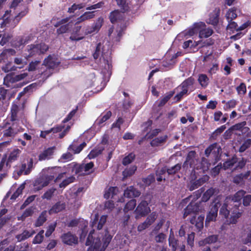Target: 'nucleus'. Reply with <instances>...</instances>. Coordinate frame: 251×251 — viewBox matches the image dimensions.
I'll return each mask as SVG.
<instances>
[{
	"instance_id": "nucleus-7",
	"label": "nucleus",
	"mask_w": 251,
	"mask_h": 251,
	"mask_svg": "<svg viewBox=\"0 0 251 251\" xmlns=\"http://www.w3.org/2000/svg\"><path fill=\"white\" fill-rule=\"evenodd\" d=\"M111 116V112L110 111H107L101 117L97 119L94 124L93 126L89 131L84 133L83 136H87V134H89L92 130H96V131L100 130L101 127L103 126V123L109 119Z\"/></svg>"
},
{
	"instance_id": "nucleus-38",
	"label": "nucleus",
	"mask_w": 251,
	"mask_h": 251,
	"mask_svg": "<svg viewBox=\"0 0 251 251\" xmlns=\"http://www.w3.org/2000/svg\"><path fill=\"white\" fill-rule=\"evenodd\" d=\"M218 237L216 235H211L209 236L203 240L199 241V245L200 246H204L207 244H212L217 241Z\"/></svg>"
},
{
	"instance_id": "nucleus-49",
	"label": "nucleus",
	"mask_w": 251,
	"mask_h": 251,
	"mask_svg": "<svg viewBox=\"0 0 251 251\" xmlns=\"http://www.w3.org/2000/svg\"><path fill=\"white\" fill-rule=\"evenodd\" d=\"M16 53L15 50L12 49L5 50L0 55V62H2L5 58L7 57V55H13Z\"/></svg>"
},
{
	"instance_id": "nucleus-40",
	"label": "nucleus",
	"mask_w": 251,
	"mask_h": 251,
	"mask_svg": "<svg viewBox=\"0 0 251 251\" xmlns=\"http://www.w3.org/2000/svg\"><path fill=\"white\" fill-rule=\"evenodd\" d=\"M196 217H193L190 221L191 223L195 225L198 229H201L203 227L204 216H200L198 217V220L196 221Z\"/></svg>"
},
{
	"instance_id": "nucleus-57",
	"label": "nucleus",
	"mask_w": 251,
	"mask_h": 251,
	"mask_svg": "<svg viewBox=\"0 0 251 251\" xmlns=\"http://www.w3.org/2000/svg\"><path fill=\"white\" fill-rule=\"evenodd\" d=\"M223 102L225 103L224 108L226 110H228L231 108L235 107V106L237 104L236 101L234 100H230L226 102H225V101H223Z\"/></svg>"
},
{
	"instance_id": "nucleus-34",
	"label": "nucleus",
	"mask_w": 251,
	"mask_h": 251,
	"mask_svg": "<svg viewBox=\"0 0 251 251\" xmlns=\"http://www.w3.org/2000/svg\"><path fill=\"white\" fill-rule=\"evenodd\" d=\"M167 139V136L166 135H163L153 139L151 144L152 146H158L161 145L164 143Z\"/></svg>"
},
{
	"instance_id": "nucleus-48",
	"label": "nucleus",
	"mask_w": 251,
	"mask_h": 251,
	"mask_svg": "<svg viewBox=\"0 0 251 251\" xmlns=\"http://www.w3.org/2000/svg\"><path fill=\"white\" fill-rule=\"evenodd\" d=\"M237 159L236 157H233L231 160H229L225 162L223 164V168L225 170L227 169H232L233 166H235L237 163Z\"/></svg>"
},
{
	"instance_id": "nucleus-2",
	"label": "nucleus",
	"mask_w": 251,
	"mask_h": 251,
	"mask_svg": "<svg viewBox=\"0 0 251 251\" xmlns=\"http://www.w3.org/2000/svg\"><path fill=\"white\" fill-rule=\"evenodd\" d=\"M110 45L107 41L103 40L100 42L96 47L93 54L95 59L100 57V60L104 63V70L102 71L104 76H108L110 75L111 64L109 57L110 54Z\"/></svg>"
},
{
	"instance_id": "nucleus-8",
	"label": "nucleus",
	"mask_w": 251,
	"mask_h": 251,
	"mask_svg": "<svg viewBox=\"0 0 251 251\" xmlns=\"http://www.w3.org/2000/svg\"><path fill=\"white\" fill-rule=\"evenodd\" d=\"M72 21L70 17L66 18L59 20L55 25V26H58L62 25L57 29V33L58 34H63L67 32L72 26Z\"/></svg>"
},
{
	"instance_id": "nucleus-33",
	"label": "nucleus",
	"mask_w": 251,
	"mask_h": 251,
	"mask_svg": "<svg viewBox=\"0 0 251 251\" xmlns=\"http://www.w3.org/2000/svg\"><path fill=\"white\" fill-rule=\"evenodd\" d=\"M239 26L234 21L228 22V25L226 26L227 33L230 34L234 33L235 31L238 32Z\"/></svg>"
},
{
	"instance_id": "nucleus-15",
	"label": "nucleus",
	"mask_w": 251,
	"mask_h": 251,
	"mask_svg": "<svg viewBox=\"0 0 251 251\" xmlns=\"http://www.w3.org/2000/svg\"><path fill=\"white\" fill-rule=\"evenodd\" d=\"M81 28V26L79 25L76 26L73 28L70 37L72 41H77L84 38V33L80 32Z\"/></svg>"
},
{
	"instance_id": "nucleus-19",
	"label": "nucleus",
	"mask_w": 251,
	"mask_h": 251,
	"mask_svg": "<svg viewBox=\"0 0 251 251\" xmlns=\"http://www.w3.org/2000/svg\"><path fill=\"white\" fill-rule=\"evenodd\" d=\"M199 210V207L197 203L192 201L184 210L183 217H186L191 213H196Z\"/></svg>"
},
{
	"instance_id": "nucleus-36",
	"label": "nucleus",
	"mask_w": 251,
	"mask_h": 251,
	"mask_svg": "<svg viewBox=\"0 0 251 251\" xmlns=\"http://www.w3.org/2000/svg\"><path fill=\"white\" fill-rule=\"evenodd\" d=\"M220 150V147L216 144H214L210 145L207 149H206L205 152L207 156L210 153L216 155L217 153H219Z\"/></svg>"
},
{
	"instance_id": "nucleus-50",
	"label": "nucleus",
	"mask_w": 251,
	"mask_h": 251,
	"mask_svg": "<svg viewBox=\"0 0 251 251\" xmlns=\"http://www.w3.org/2000/svg\"><path fill=\"white\" fill-rule=\"evenodd\" d=\"M136 205V201L135 200H131L126 204L124 210L125 212H127L128 211L132 210L134 209Z\"/></svg>"
},
{
	"instance_id": "nucleus-47",
	"label": "nucleus",
	"mask_w": 251,
	"mask_h": 251,
	"mask_svg": "<svg viewBox=\"0 0 251 251\" xmlns=\"http://www.w3.org/2000/svg\"><path fill=\"white\" fill-rule=\"evenodd\" d=\"M250 172L248 171L245 174H240L239 175L236 176L233 179L234 183L236 184H239L242 183L244 179L247 178L250 175Z\"/></svg>"
},
{
	"instance_id": "nucleus-17",
	"label": "nucleus",
	"mask_w": 251,
	"mask_h": 251,
	"mask_svg": "<svg viewBox=\"0 0 251 251\" xmlns=\"http://www.w3.org/2000/svg\"><path fill=\"white\" fill-rule=\"evenodd\" d=\"M241 215L242 212L238 209V207L237 206H235L233 211H232V214L229 221H227L228 224H236L238 219H239L241 216Z\"/></svg>"
},
{
	"instance_id": "nucleus-32",
	"label": "nucleus",
	"mask_w": 251,
	"mask_h": 251,
	"mask_svg": "<svg viewBox=\"0 0 251 251\" xmlns=\"http://www.w3.org/2000/svg\"><path fill=\"white\" fill-rule=\"evenodd\" d=\"M198 80L201 86L203 88H206L209 84V79L205 74H200Z\"/></svg>"
},
{
	"instance_id": "nucleus-14",
	"label": "nucleus",
	"mask_w": 251,
	"mask_h": 251,
	"mask_svg": "<svg viewBox=\"0 0 251 251\" xmlns=\"http://www.w3.org/2000/svg\"><path fill=\"white\" fill-rule=\"evenodd\" d=\"M62 242L67 245L72 246L78 243L77 237L75 235L69 232L61 236Z\"/></svg>"
},
{
	"instance_id": "nucleus-25",
	"label": "nucleus",
	"mask_w": 251,
	"mask_h": 251,
	"mask_svg": "<svg viewBox=\"0 0 251 251\" xmlns=\"http://www.w3.org/2000/svg\"><path fill=\"white\" fill-rule=\"evenodd\" d=\"M58 63L59 62L56 60L54 57L49 56L45 59L44 65L48 68H53L58 65Z\"/></svg>"
},
{
	"instance_id": "nucleus-42",
	"label": "nucleus",
	"mask_w": 251,
	"mask_h": 251,
	"mask_svg": "<svg viewBox=\"0 0 251 251\" xmlns=\"http://www.w3.org/2000/svg\"><path fill=\"white\" fill-rule=\"evenodd\" d=\"M225 17L227 22H232L237 17V14L235 12V11L233 9L231 8L227 10L226 14Z\"/></svg>"
},
{
	"instance_id": "nucleus-20",
	"label": "nucleus",
	"mask_w": 251,
	"mask_h": 251,
	"mask_svg": "<svg viewBox=\"0 0 251 251\" xmlns=\"http://www.w3.org/2000/svg\"><path fill=\"white\" fill-rule=\"evenodd\" d=\"M209 176L207 175L204 176L202 177L195 181H191L190 185L189 186V189L190 191H193L197 188L199 186L202 185L204 182L208 181Z\"/></svg>"
},
{
	"instance_id": "nucleus-3",
	"label": "nucleus",
	"mask_w": 251,
	"mask_h": 251,
	"mask_svg": "<svg viewBox=\"0 0 251 251\" xmlns=\"http://www.w3.org/2000/svg\"><path fill=\"white\" fill-rule=\"evenodd\" d=\"M61 168L59 167H48L44 169L42 173L43 176L41 178L36 180L34 183L35 189L39 190L43 187L47 186L58 174L57 177L55 178V181L61 179L64 175L63 173H60Z\"/></svg>"
},
{
	"instance_id": "nucleus-31",
	"label": "nucleus",
	"mask_w": 251,
	"mask_h": 251,
	"mask_svg": "<svg viewBox=\"0 0 251 251\" xmlns=\"http://www.w3.org/2000/svg\"><path fill=\"white\" fill-rule=\"evenodd\" d=\"M230 198H226L225 200V202L223 206H222L220 211V214L223 215L224 216V217L226 219H227L228 217L229 211L227 209V206L228 203L230 201Z\"/></svg>"
},
{
	"instance_id": "nucleus-53",
	"label": "nucleus",
	"mask_w": 251,
	"mask_h": 251,
	"mask_svg": "<svg viewBox=\"0 0 251 251\" xmlns=\"http://www.w3.org/2000/svg\"><path fill=\"white\" fill-rule=\"evenodd\" d=\"M103 148L102 147H99L93 150L88 154V157L89 159H92L96 157L100 154L103 151Z\"/></svg>"
},
{
	"instance_id": "nucleus-56",
	"label": "nucleus",
	"mask_w": 251,
	"mask_h": 251,
	"mask_svg": "<svg viewBox=\"0 0 251 251\" xmlns=\"http://www.w3.org/2000/svg\"><path fill=\"white\" fill-rule=\"evenodd\" d=\"M215 192V190L213 188H210L207 190L203 194L202 197V201H207L211 196H212Z\"/></svg>"
},
{
	"instance_id": "nucleus-4",
	"label": "nucleus",
	"mask_w": 251,
	"mask_h": 251,
	"mask_svg": "<svg viewBox=\"0 0 251 251\" xmlns=\"http://www.w3.org/2000/svg\"><path fill=\"white\" fill-rule=\"evenodd\" d=\"M205 25L203 22L195 23L193 26L189 29L185 30L178 34L176 40L181 41L185 38L192 36L198 32H199L200 38H207L210 36L213 33V30L210 28H204Z\"/></svg>"
},
{
	"instance_id": "nucleus-41",
	"label": "nucleus",
	"mask_w": 251,
	"mask_h": 251,
	"mask_svg": "<svg viewBox=\"0 0 251 251\" xmlns=\"http://www.w3.org/2000/svg\"><path fill=\"white\" fill-rule=\"evenodd\" d=\"M86 143L84 142L80 144L78 146H76L75 142H74L73 144L69 147V150H72L75 153H78L86 146Z\"/></svg>"
},
{
	"instance_id": "nucleus-5",
	"label": "nucleus",
	"mask_w": 251,
	"mask_h": 251,
	"mask_svg": "<svg viewBox=\"0 0 251 251\" xmlns=\"http://www.w3.org/2000/svg\"><path fill=\"white\" fill-rule=\"evenodd\" d=\"M48 50V47L44 43H41L37 45H31L27 47L24 53L25 59L20 57H16L14 60V62L18 66L17 69H22L24 68L27 63V59L29 57L34 55L40 53H44Z\"/></svg>"
},
{
	"instance_id": "nucleus-22",
	"label": "nucleus",
	"mask_w": 251,
	"mask_h": 251,
	"mask_svg": "<svg viewBox=\"0 0 251 251\" xmlns=\"http://www.w3.org/2000/svg\"><path fill=\"white\" fill-rule=\"evenodd\" d=\"M95 11H87L84 12L76 19V24H79L85 21L93 19L95 17Z\"/></svg>"
},
{
	"instance_id": "nucleus-55",
	"label": "nucleus",
	"mask_w": 251,
	"mask_h": 251,
	"mask_svg": "<svg viewBox=\"0 0 251 251\" xmlns=\"http://www.w3.org/2000/svg\"><path fill=\"white\" fill-rule=\"evenodd\" d=\"M44 231L41 230L34 237L33 240V244H40L43 240Z\"/></svg>"
},
{
	"instance_id": "nucleus-18",
	"label": "nucleus",
	"mask_w": 251,
	"mask_h": 251,
	"mask_svg": "<svg viewBox=\"0 0 251 251\" xmlns=\"http://www.w3.org/2000/svg\"><path fill=\"white\" fill-rule=\"evenodd\" d=\"M55 150L54 147H50L45 150L39 155V160L40 161L49 159L53 155Z\"/></svg>"
},
{
	"instance_id": "nucleus-35",
	"label": "nucleus",
	"mask_w": 251,
	"mask_h": 251,
	"mask_svg": "<svg viewBox=\"0 0 251 251\" xmlns=\"http://www.w3.org/2000/svg\"><path fill=\"white\" fill-rule=\"evenodd\" d=\"M34 233L35 231L33 230H31L30 231L25 230L22 233L17 235L16 236V238L18 241L20 242L31 236Z\"/></svg>"
},
{
	"instance_id": "nucleus-26",
	"label": "nucleus",
	"mask_w": 251,
	"mask_h": 251,
	"mask_svg": "<svg viewBox=\"0 0 251 251\" xmlns=\"http://www.w3.org/2000/svg\"><path fill=\"white\" fill-rule=\"evenodd\" d=\"M220 11L219 9H215L210 15L208 22L209 24L215 25L218 23Z\"/></svg>"
},
{
	"instance_id": "nucleus-54",
	"label": "nucleus",
	"mask_w": 251,
	"mask_h": 251,
	"mask_svg": "<svg viewBox=\"0 0 251 251\" xmlns=\"http://www.w3.org/2000/svg\"><path fill=\"white\" fill-rule=\"evenodd\" d=\"M136 169L137 168L135 166H133L129 168L125 169L123 172L124 177H127L132 175L135 173Z\"/></svg>"
},
{
	"instance_id": "nucleus-45",
	"label": "nucleus",
	"mask_w": 251,
	"mask_h": 251,
	"mask_svg": "<svg viewBox=\"0 0 251 251\" xmlns=\"http://www.w3.org/2000/svg\"><path fill=\"white\" fill-rule=\"evenodd\" d=\"M122 14L118 11L115 10L110 13V20L113 23L114 22L120 20L122 17Z\"/></svg>"
},
{
	"instance_id": "nucleus-51",
	"label": "nucleus",
	"mask_w": 251,
	"mask_h": 251,
	"mask_svg": "<svg viewBox=\"0 0 251 251\" xmlns=\"http://www.w3.org/2000/svg\"><path fill=\"white\" fill-rule=\"evenodd\" d=\"M20 152L21 151L19 149H16L12 151L9 155L8 160L7 163L16 160L19 156Z\"/></svg>"
},
{
	"instance_id": "nucleus-30",
	"label": "nucleus",
	"mask_w": 251,
	"mask_h": 251,
	"mask_svg": "<svg viewBox=\"0 0 251 251\" xmlns=\"http://www.w3.org/2000/svg\"><path fill=\"white\" fill-rule=\"evenodd\" d=\"M169 244L173 251H176L177 247V241L175 239L174 232L171 229L169 238Z\"/></svg>"
},
{
	"instance_id": "nucleus-10",
	"label": "nucleus",
	"mask_w": 251,
	"mask_h": 251,
	"mask_svg": "<svg viewBox=\"0 0 251 251\" xmlns=\"http://www.w3.org/2000/svg\"><path fill=\"white\" fill-rule=\"evenodd\" d=\"M151 210L148 206V203L146 201H143L139 204L135 211L136 214V218L137 219L140 216H145Z\"/></svg>"
},
{
	"instance_id": "nucleus-58",
	"label": "nucleus",
	"mask_w": 251,
	"mask_h": 251,
	"mask_svg": "<svg viewBox=\"0 0 251 251\" xmlns=\"http://www.w3.org/2000/svg\"><path fill=\"white\" fill-rule=\"evenodd\" d=\"M219 70V65L217 63H214L212 65L209 66V69H208L207 72L208 73L212 75L214 74H215Z\"/></svg>"
},
{
	"instance_id": "nucleus-61",
	"label": "nucleus",
	"mask_w": 251,
	"mask_h": 251,
	"mask_svg": "<svg viewBox=\"0 0 251 251\" xmlns=\"http://www.w3.org/2000/svg\"><path fill=\"white\" fill-rule=\"evenodd\" d=\"M135 158V155L133 153H130L126 156L123 160V164L124 165H128L133 161Z\"/></svg>"
},
{
	"instance_id": "nucleus-29",
	"label": "nucleus",
	"mask_w": 251,
	"mask_h": 251,
	"mask_svg": "<svg viewBox=\"0 0 251 251\" xmlns=\"http://www.w3.org/2000/svg\"><path fill=\"white\" fill-rule=\"evenodd\" d=\"M70 126L69 125H67L66 127H65V126H58L56 127H53L50 129V131L51 132L53 133H57L58 132H60L62 131L63 128H65L63 132L60 134L59 136L60 138H62L64 136V135L66 134V132L69 129Z\"/></svg>"
},
{
	"instance_id": "nucleus-43",
	"label": "nucleus",
	"mask_w": 251,
	"mask_h": 251,
	"mask_svg": "<svg viewBox=\"0 0 251 251\" xmlns=\"http://www.w3.org/2000/svg\"><path fill=\"white\" fill-rule=\"evenodd\" d=\"M245 191L243 190H240L238 191L234 196L230 198V201L233 202H237L240 201V200L243 198L245 194Z\"/></svg>"
},
{
	"instance_id": "nucleus-23",
	"label": "nucleus",
	"mask_w": 251,
	"mask_h": 251,
	"mask_svg": "<svg viewBox=\"0 0 251 251\" xmlns=\"http://www.w3.org/2000/svg\"><path fill=\"white\" fill-rule=\"evenodd\" d=\"M8 128L4 131V135L6 136H14L19 131L20 128L17 127V125L13 123L11 126H8Z\"/></svg>"
},
{
	"instance_id": "nucleus-37",
	"label": "nucleus",
	"mask_w": 251,
	"mask_h": 251,
	"mask_svg": "<svg viewBox=\"0 0 251 251\" xmlns=\"http://www.w3.org/2000/svg\"><path fill=\"white\" fill-rule=\"evenodd\" d=\"M194 81V80L193 78L189 77L184 81L180 86L184 89H186L188 92L189 89H191V91L193 90V88L191 89V87H192Z\"/></svg>"
},
{
	"instance_id": "nucleus-46",
	"label": "nucleus",
	"mask_w": 251,
	"mask_h": 251,
	"mask_svg": "<svg viewBox=\"0 0 251 251\" xmlns=\"http://www.w3.org/2000/svg\"><path fill=\"white\" fill-rule=\"evenodd\" d=\"M85 6V4L83 3L78 4L74 3L68 8V12L69 13H74L76 10L82 9Z\"/></svg>"
},
{
	"instance_id": "nucleus-44",
	"label": "nucleus",
	"mask_w": 251,
	"mask_h": 251,
	"mask_svg": "<svg viewBox=\"0 0 251 251\" xmlns=\"http://www.w3.org/2000/svg\"><path fill=\"white\" fill-rule=\"evenodd\" d=\"M47 220V211H43L39 218H38L37 221L35 223V226H42L44 223Z\"/></svg>"
},
{
	"instance_id": "nucleus-52",
	"label": "nucleus",
	"mask_w": 251,
	"mask_h": 251,
	"mask_svg": "<svg viewBox=\"0 0 251 251\" xmlns=\"http://www.w3.org/2000/svg\"><path fill=\"white\" fill-rule=\"evenodd\" d=\"M177 94L176 96V98L177 100H180L183 96L186 95L187 93V90L182 88L180 86H178L176 89Z\"/></svg>"
},
{
	"instance_id": "nucleus-1",
	"label": "nucleus",
	"mask_w": 251,
	"mask_h": 251,
	"mask_svg": "<svg viewBox=\"0 0 251 251\" xmlns=\"http://www.w3.org/2000/svg\"><path fill=\"white\" fill-rule=\"evenodd\" d=\"M22 1L23 0H12L11 1L9 4L10 9L6 10L2 17L1 27L7 26L13 28L15 27L21 18L27 14L28 10L25 6L24 10L13 15L15 11L20 6V4Z\"/></svg>"
},
{
	"instance_id": "nucleus-64",
	"label": "nucleus",
	"mask_w": 251,
	"mask_h": 251,
	"mask_svg": "<svg viewBox=\"0 0 251 251\" xmlns=\"http://www.w3.org/2000/svg\"><path fill=\"white\" fill-rule=\"evenodd\" d=\"M56 226V224L55 223H51L48 226L47 231L45 233L46 237H49L51 235L52 233L54 231Z\"/></svg>"
},
{
	"instance_id": "nucleus-9",
	"label": "nucleus",
	"mask_w": 251,
	"mask_h": 251,
	"mask_svg": "<svg viewBox=\"0 0 251 251\" xmlns=\"http://www.w3.org/2000/svg\"><path fill=\"white\" fill-rule=\"evenodd\" d=\"M106 219L107 216L105 215H102L100 217L98 214H96L92 217L91 226L100 230L102 228L105 224Z\"/></svg>"
},
{
	"instance_id": "nucleus-28",
	"label": "nucleus",
	"mask_w": 251,
	"mask_h": 251,
	"mask_svg": "<svg viewBox=\"0 0 251 251\" xmlns=\"http://www.w3.org/2000/svg\"><path fill=\"white\" fill-rule=\"evenodd\" d=\"M32 168L33 161L32 159H30L27 164H22L20 170V172L21 173H24V175H27L30 172Z\"/></svg>"
},
{
	"instance_id": "nucleus-62",
	"label": "nucleus",
	"mask_w": 251,
	"mask_h": 251,
	"mask_svg": "<svg viewBox=\"0 0 251 251\" xmlns=\"http://www.w3.org/2000/svg\"><path fill=\"white\" fill-rule=\"evenodd\" d=\"M16 69L17 67L13 65L11 63H7L2 67V70L5 73L16 71Z\"/></svg>"
},
{
	"instance_id": "nucleus-27",
	"label": "nucleus",
	"mask_w": 251,
	"mask_h": 251,
	"mask_svg": "<svg viewBox=\"0 0 251 251\" xmlns=\"http://www.w3.org/2000/svg\"><path fill=\"white\" fill-rule=\"evenodd\" d=\"M140 195V192L134 187L130 186L124 192V196L127 198L136 197Z\"/></svg>"
},
{
	"instance_id": "nucleus-24",
	"label": "nucleus",
	"mask_w": 251,
	"mask_h": 251,
	"mask_svg": "<svg viewBox=\"0 0 251 251\" xmlns=\"http://www.w3.org/2000/svg\"><path fill=\"white\" fill-rule=\"evenodd\" d=\"M118 192V189L116 187H110L105 189L104 197L105 199H114Z\"/></svg>"
},
{
	"instance_id": "nucleus-11",
	"label": "nucleus",
	"mask_w": 251,
	"mask_h": 251,
	"mask_svg": "<svg viewBox=\"0 0 251 251\" xmlns=\"http://www.w3.org/2000/svg\"><path fill=\"white\" fill-rule=\"evenodd\" d=\"M27 76V73H23L21 74L13 76L7 75L4 78V84L7 87H9V83H14L24 79Z\"/></svg>"
},
{
	"instance_id": "nucleus-12",
	"label": "nucleus",
	"mask_w": 251,
	"mask_h": 251,
	"mask_svg": "<svg viewBox=\"0 0 251 251\" xmlns=\"http://www.w3.org/2000/svg\"><path fill=\"white\" fill-rule=\"evenodd\" d=\"M217 201V200H215L214 201V205H212L211 210L207 215L205 221L206 226H207L208 223L210 222L214 221L216 220V218L217 216L218 209L220 205V204L219 203V201Z\"/></svg>"
},
{
	"instance_id": "nucleus-21",
	"label": "nucleus",
	"mask_w": 251,
	"mask_h": 251,
	"mask_svg": "<svg viewBox=\"0 0 251 251\" xmlns=\"http://www.w3.org/2000/svg\"><path fill=\"white\" fill-rule=\"evenodd\" d=\"M209 176L207 175L204 176L202 177L195 181H191L190 185L189 186V189L190 191H193L197 188L199 186L202 185L204 182L208 181Z\"/></svg>"
},
{
	"instance_id": "nucleus-6",
	"label": "nucleus",
	"mask_w": 251,
	"mask_h": 251,
	"mask_svg": "<svg viewBox=\"0 0 251 251\" xmlns=\"http://www.w3.org/2000/svg\"><path fill=\"white\" fill-rule=\"evenodd\" d=\"M91 232L87 238L86 245L90 246L87 251H104L111 240L112 236L108 233L103 237L102 242L100 235L93 236Z\"/></svg>"
},
{
	"instance_id": "nucleus-13",
	"label": "nucleus",
	"mask_w": 251,
	"mask_h": 251,
	"mask_svg": "<svg viewBox=\"0 0 251 251\" xmlns=\"http://www.w3.org/2000/svg\"><path fill=\"white\" fill-rule=\"evenodd\" d=\"M125 27H117L115 29L114 27H111L108 31V36L114 39L116 41H120V38L123 35Z\"/></svg>"
},
{
	"instance_id": "nucleus-39",
	"label": "nucleus",
	"mask_w": 251,
	"mask_h": 251,
	"mask_svg": "<svg viewBox=\"0 0 251 251\" xmlns=\"http://www.w3.org/2000/svg\"><path fill=\"white\" fill-rule=\"evenodd\" d=\"M65 208V204L63 203L60 202H57L52 208L49 210V213L50 214L57 213L61 211Z\"/></svg>"
},
{
	"instance_id": "nucleus-16",
	"label": "nucleus",
	"mask_w": 251,
	"mask_h": 251,
	"mask_svg": "<svg viewBox=\"0 0 251 251\" xmlns=\"http://www.w3.org/2000/svg\"><path fill=\"white\" fill-rule=\"evenodd\" d=\"M178 52L171 54L170 51L167 53L165 55V60L163 62V66L166 68H169L173 65L176 62V58L177 56Z\"/></svg>"
},
{
	"instance_id": "nucleus-59",
	"label": "nucleus",
	"mask_w": 251,
	"mask_h": 251,
	"mask_svg": "<svg viewBox=\"0 0 251 251\" xmlns=\"http://www.w3.org/2000/svg\"><path fill=\"white\" fill-rule=\"evenodd\" d=\"M18 110V106L16 104H13L12 105L11 109V120L12 121H15L16 120L17 113Z\"/></svg>"
},
{
	"instance_id": "nucleus-63",
	"label": "nucleus",
	"mask_w": 251,
	"mask_h": 251,
	"mask_svg": "<svg viewBox=\"0 0 251 251\" xmlns=\"http://www.w3.org/2000/svg\"><path fill=\"white\" fill-rule=\"evenodd\" d=\"M75 179V178L74 176H71L70 177H68L67 178H66L65 180H64L59 184V187L60 188H64V187H65L67 185H68L70 183L74 182Z\"/></svg>"
},
{
	"instance_id": "nucleus-60",
	"label": "nucleus",
	"mask_w": 251,
	"mask_h": 251,
	"mask_svg": "<svg viewBox=\"0 0 251 251\" xmlns=\"http://www.w3.org/2000/svg\"><path fill=\"white\" fill-rule=\"evenodd\" d=\"M118 5L121 8L123 12H126L128 10L129 6L126 3V0H116Z\"/></svg>"
}]
</instances>
